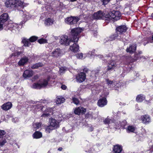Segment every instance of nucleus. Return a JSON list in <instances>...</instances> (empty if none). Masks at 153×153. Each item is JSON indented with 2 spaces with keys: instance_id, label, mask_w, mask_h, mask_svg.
Wrapping results in <instances>:
<instances>
[{
  "instance_id": "obj_13",
  "label": "nucleus",
  "mask_w": 153,
  "mask_h": 153,
  "mask_svg": "<svg viewBox=\"0 0 153 153\" xmlns=\"http://www.w3.org/2000/svg\"><path fill=\"white\" fill-rule=\"evenodd\" d=\"M127 30L126 26L124 25L117 26L116 29V32L118 34H122L125 32Z\"/></svg>"
},
{
  "instance_id": "obj_9",
  "label": "nucleus",
  "mask_w": 153,
  "mask_h": 153,
  "mask_svg": "<svg viewBox=\"0 0 153 153\" xmlns=\"http://www.w3.org/2000/svg\"><path fill=\"white\" fill-rule=\"evenodd\" d=\"M140 119L142 123L145 125L149 124L151 121L150 117L148 114L142 116Z\"/></svg>"
},
{
  "instance_id": "obj_21",
  "label": "nucleus",
  "mask_w": 153,
  "mask_h": 153,
  "mask_svg": "<svg viewBox=\"0 0 153 153\" xmlns=\"http://www.w3.org/2000/svg\"><path fill=\"white\" fill-rule=\"evenodd\" d=\"M146 98V96L143 94L138 95L136 98V101L138 102H141L144 100Z\"/></svg>"
},
{
  "instance_id": "obj_37",
  "label": "nucleus",
  "mask_w": 153,
  "mask_h": 153,
  "mask_svg": "<svg viewBox=\"0 0 153 153\" xmlns=\"http://www.w3.org/2000/svg\"><path fill=\"white\" fill-rule=\"evenodd\" d=\"M118 33L116 32V33H114V34L111 35L110 37V39L111 40H114L118 36Z\"/></svg>"
},
{
  "instance_id": "obj_22",
  "label": "nucleus",
  "mask_w": 153,
  "mask_h": 153,
  "mask_svg": "<svg viewBox=\"0 0 153 153\" xmlns=\"http://www.w3.org/2000/svg\"><path fill=\"white\" fill-rule=\"evenodd\" d=\"M32 136L33 138L39 139L42 137V134L40 132L36 131L33 134Z\"/></svg>"
},
{
  "instance_id": "obj_29",
  "label": "nucleus",
  "mask_w": 153,
  "mask_h": 153,
  "mask_svg": "<svg viewBox=\"0 0 153 153\" xmlns=\"http://www.w3.org/2000/svg\"><path fill=\"white\" fill-rule=\"evenodd\" d=\"M135 128L132 126H129L126 129L127 133L134 132L135 131Z\"/></svg>"
},
{
  "instance_id": "obj_57",
  "label": "nucleus",
  "mask_w": 153,
  "mask_h": 153,
  "mask_svg": "<svg viewBox=\"0 0 153 153\" xmlns=\"http://www.w3.org/2000/svg\"><path fill=\"white\" fill-rule=\"evenodd\" d=\"M152 146V147L153 146V145Z\"/></svg>"
},
{
  "instance_id": "obj_16",
  "label": "nucleus",
  "mask_w": 153,
  "mask_h": 153,
  "mask_svg": "<svg viewBox=\"0 0 153 153\" xmlns=\"http://www.w3.org/2000/svg\"><path fill=\"white\" fill-rule=\"evenodd\" d=\"M33 74V71L31 70H26L24 71L23 77L25 78L31 77Z\"/></svg>"
},
{
  "instance_id": "obj_41",
  "label": "nucleus",
  "mask_w": 153,
  "mask_h": 153,
  "mask_svg": "<svg viewBox=\"0 0 153 153\" xmlns=\"http://www.w3.org/2000/svg\"><path fill=\"white\" fill-rule=\"evenodd\" d=\"M73 102L76 105H77L79 103V101L78 99L76 98L73 97L72 98Z\"/></svg>"
},
{
  "instance_id": "obj_50",
  "label": "nucleus",
  "mask_w": 153,
  "mask_h": 153,
  "mask_svg": "<svg viewBox=\"0 0 153 153\" xmlns=\"http://www.w3.org/2000/svg\"><path fill=\"white\" fill-rule=\"evenodd\" d=\"M62 149L63 148L62 147H59L58 148V150L61 151L62 150Z\"/></svg>"
},
{
  "instance_id": "obj_30",
  "label": "nucleus",
  "mask_w": 153,
  "mask_h": 153,
  "mask_svg": "<svg viewBox=\"0 0 153 153\" xmlns=\"http://www.w3.org/2000/svg\"><path fill=\"white\" fill-rule=\"evenodd\" d=\"M50 79V77H48L46 79H45L43 80V82L41 84L42 88L43 87H45L47 86Z\"/></svg>"
},
{
  "instance_id": "obj_3",
  "label": "nucleus",
  "mask_w": 153,
  "mask_h": 153,
  "mask_svg": "<svg viewBox=\"0 0 153 153\" xmlns=\"http://www.w3.org/2000/svg\"><path fill=\"white\" fill-rule=\"evenodd\" d=\"M23 3L20 0H7L5 3L6 7L10 9L19 10V7H23Z\"/></svg>"
},
{
  "instance_id": "obj_36",
  "label": "nucleus",
  "mask_w": 153,
  "mask_h": 153,
  "mask_svg": "<svg viewBox=\"0 0 153 153\" xmlns=\"http://www.w3.org/2000/svg\"><path fill=\"white\" fill-rule=\"evenodd\" d=\"M37 42L40 44L45 43L47 42V40L45 39L41 38L38 39Z\"/></svg>"
},
{
  "instance_id": "obj_51",
  "label": "nucleus",
  "mask_w": 153,
  "mask_h": 153,
  "mask_svg": "<svg viewBox=\"0 0 153 153\" xmlns=\"http://www.w3.org/2000/svg\"><path fill=\"white\" fill-rule=\"evenodd\" d=\"M94 129V128L93 127H91L90 128V130L91 131H93Z\"/></svg>"
},
{
  "instance_id": "obj_8",
  "label": "nucleus",
  "mask_w": 153,
  "mask_h": 153,
  "mask_svg": "<svg viewBox=\"0 0 153 153\" xmlns=\"http://www.w3.org/2000/svg\"><path fill=\"white\" fill-rule=\"evenodd\" d=\"M49 125L55 129L59 127V123L57 121L52 118H50L49 120Z\"/></svg>"
},
{
  "instance_id": "obj_35",
  "label": "nucleus",
  "mask_w": 153,
  "mask_h": 153,
  "mask_svg": "<svg viewBox=\"0 0 153 153\" xmlns=\"http://www.w3.org/2000/svg\"><path fill=\"white\" fill-rule=\"evenodd\" d=\"M55 129L54 128H52L50 125H49L48 126H47L45 128V130L46 132L48 133H50V132L52 130Z\"/></svg>"
},
{
  "instance_id": "obj_1",
  "label": "nucleus",
  "mask_w": 153,
  "mask_h": 153,
  "mask_svg": "<svg viewBox=\"0 0 153 153\" xmlns=\"http://www.w3.org/2000/svg\"><path fill=\"white\" fill-rule=\"evenodd\" d=\"M121 16L120 11L114 10L105 13L103 11L100 10L94 13L93 15V18L96 19H105L107 22H109L111 20L116 21L120 19Z\"/></svg>"
},
{
  "instance_id": "obj_10",
  "label": "nucleus",
  "mask_w": 153,
  "mask_h": 153,
  "mask_svg": "<svg viewBox=\"0 0 153 153\" xmlns=\"http://www.w3.org/2000/svg\"><path fill=\"white\" fill-rule=\"evenodd\" d=\"M117 64L115 61L111 60L109 61L107 66V71H109L114 69L117 66Z\"/></svg>"
},
{
  "instance_id": "obj_25",
  "label": "nucleus",
  "mask_w": 153,
  "mask_h": 153,
  "mask_svg": "<svg viewBox=\"0 0 153 153\" xmlns=\"http://www.w3.org/2000/svg\"><path fill=\"white\" fill-rule=\"evenodd\" d=\"M54 19L51 18H48L46 19L45 21V23L46 25H51L53 24Z\"/></svg>"
},
{
  "instance_id": "obj_19",
  "label": "nucleus",
  "mask_w": 153,
  "mask_h": 153,
  "mask_svg": "<svg viewBox=\"0 0 153 153\" xmlns=\"http://www.w3.org/2000/svg\"><path fill=\"white\" fill-rule=\"evenodd\" d=\"M6 25H4V28L6 30H11L14 26V24L13 23L12 21H11L10 20H9L8 23H7Z\"/></svg>"
},
{
  "instance_id": "obj_46",
  "label": "nucleus",
  "mask_w": 153,
  "mask_h": 153,
  "mask_svg": "<svg viewBox=\"0 0 153 153\" xmlns=\"http://www.w3.org/2000/svg\"><path fill=\"white\" fill-rule=\"evenodd\" d=\"M6 132L4 130H0V136H3L6 134Z\"/></svg>"
},
{
  "instance_id": "obj_45",
  "label": "nucleus",
  "mask_w": 153,
  "mask_h": 153,
  "mask_svg": "<svg viewBox=\"0 0 153 153\" xmlns=\"http://www.w3.org/2000/svg\"><path fill=\"white\" fill-rule=\"evenodd\" d=\"M50 114L48 113H46L43 112V114L41 115V117H47L50 116Z\"/></svg>"
},
{
  "instance_id": "obj_42",
  "label": "nucleus",
  "mask_w": 153,
  "mask_h": 153,
  "mask_svg": "<svg viewBox=\"0 0 153 153\" xmlns=\"http://www.w3.org/2000/svg\"><path fill=\"white\" fill-rule=\"evenodd\" d=\"M106 84L109 86H111L112 85L113 82L112 81H111L108 79H106L105 80Z\"/></svg>"
},
{
  "instance_id": "obj_14",
  "label": "nucleus",
  "mask_w": 153,
  "mask_h": 153,
  "mask_svg": "<svg viewBox=\"0 0 153 153\" xmlns=\"http://www.w3.org/2000/svg\"><path fill=\"white\" fill-rule=\"evenodd\" d=\"M107 103V101L105 97H103L100 99L97 102V105L100 107H102L106 105Z\"/></svg>"
},
{
  "instance_id": "obj_56",
  "label": "nucleus",
  "mask_w": 153,
  "mask_h": 153,
  "mask_svg": "<svg viewBox=\"0 0 153 153\" xmlns=\"http://www.w3.org/2000/svg\"><path fill=\"white\" fill-rule=\"evenodd\" d=\"M151 16L153 18V13L151 15Z\"/></svg>"
},
{
  "instance_id": "obj_33",
  "label": "nucleus",
  "mask_w": 153,
  "mask_h": 153,
  "mask_svg": "<svg viewBox=\"0 0 153 153\" xmlns=\"http://www.w3.org/2000/svg\"><path fill=\"white\" fill-rule=\"evenodd\" d=\"M145 40H146L147 41L146 44H144V45H145L146 44H147L149 43H152L153 42V34L152 35V37H147L145 39Z\"/></svg>"
},
{
  "instance_id": "obj_43",
  "label": "nucleus",
  "mask_w": 153,
  "mask_h": 153,
  "mask_svg": "<svg viewBox=\"0 0 153 153\" xmlns=\"http://www.w3.org/2000/svg\"><path fill=\"white\" fill-rule=\"evenodd\" d=\"M75 56L77 59H82L83 57V55L82 53H78L76 54Z\"/></svg>"
},
{
  "instance_id": "obj_44",
  "label": "nucleus",
  "mask_w": 153,
  "mask_h": 153,
  "mask_svg": "<svg viewBox=\"0 0 153 153\" xmlns=\"http://www.w3.org/2000/svg\"><path fill=\"white\" fill-rule=\"evenodd\" d=\"M92 116V113L90 112H87L85 115V117L86 118H88L91 117Z\"/></svg>"
},
{
  "instance_id": "obj_52",
  "label": "nucleus",
  "mask_w": 153,
  "mask_h": 153,
  "mask_svg": "<svg viewBox=\"0 0 153 153\" xmlns=\"http://www.w3.org/2000/svg\"><path fill=\"white\" fill-rule=\"evenodd\" d=\"M21 53L20 52H17V53H16V54L17 55H20Z\"/></svg>"
},
{
  "instance_id": "obj_27",
  "label": "nucleus",
  "mask_w": 153,
  "mask_h": 153,
  "mask_svg": "<svg viewBox=\"0 0 153 153\" xmlns=\"http://www.w3.org/2000/svg\"><path fill=\"white\" fill-rule=\"evenodd\" d=\"M28 39L26 38H23L22 41V43L23 44V46L26 47H29L31 43L29 42Z\"/></svg>"
},
{
  "instance_id": "obj_31",
  "label": "nucleus",
  "mask_w": 153,
  "mask_h": 153,
  "mask_svg": "<svg viewBox=\"0 0 153 153\" xmlns=\"http://www.w3.org/2000/svg\"><path fill=\"white\" fill-rule=\"evenodd\" d=\"M32 87L35 89H40L42 88L41 84L38 83H34L32 85Z\"/></svg>"
},
{
  "instance_id": "obj_17",
  "label": "nucleus",
  "mask_w": 153,
  "mask_h": 153,
  "mask_svg": "<svg viewBox=\"0 0 153 153\" xmlns=\"http://www.w3.org/2000/svg\"><path fill=\"white\" fill-rule=\"evenodd\" d=\"M12 104L11 102H8L3 104L1 106V108L3 110L7 111L10 110L12 107Z\"/></svg>"
},
{
  "instance_id": "obj_4",
  "label": "nucleus",
  "mask_w": 153,
  "mask_h": 153,
  "mask_svg": "<svg viewBox=\"0 0 153 153\" xmlns=\"http://www.w3.org/2000/svg\"><path fill=\"white\" fill-rule=\"evenodd\" d=\"M80 19V17L79 16H71L67 17L65 19V22L69 25H74L77 24Z\"/></svg>"
},
{
  "instance_id": "obj_58",
  "label": "nucleus",
  "mask_w": 153,
  "mask_h": 153,
  "mask_svg": "<svg viewBox=\"0 0 153 153\" xmlns=\"http://www.w3.org/2000/svg\"><path fill=\"white\" fill-rule=\"evenodd\" d=\"M0 137L1 138V137L0 136Z\"/></svg>"
},
{
  "instance_id": "obj_54",
  "label": "nucleus",
  "mask_w": 153,
  "mask_h": 153,
  "mask_svg": "<svg viewBox=\"0 0 153 153\" xmlns=\"http://www.w3.org/2000/svg\"><path fill=\"white\" fill-rule=\"evenodd\" d=\"M46 102V100H43V102H43V103H45Z\"/></svg>"
},
{
  "instance_id": "obj_48",
  "label": "nucleus",
  "mask_w": 153,
  "mask_h": 153,
  "mask_svg": "<svg viewBox=\"0 0 153 153\" xmlns=\"http://www.w3.org/2000/svg\"><path fill=\"white\" fill-rule=\"evenodd\" d=\"M67 88V86L65 85H62L61 86V88L64 90H66Z\"/></svg>"
},
{
  "instance_id": "obj_12",
  "label": "nucleus",
  "mask_w": 153,
  "mask_h": 153,
  "mask_svg": "<svg viewBox=\"0 0 153 153\" xmlns=\"http://www.w3.org/2000/svg\"><path fill=\"white\" fill-rule=\"evenodd\" d=\"M123 150L122 146L119 144H117L113 146L112 152L113 153H121Z\"/></svg>"
},
{
  "instance_id": "obj_49",
  "label": "nucleus",
  "mask_w": 153,
  "mask_h": 153,
  "mask_svg": "<svg viewBox=\"0 0 153 153\" xmlns=\"http://www.w3.org/2000/svg\"><path fill=\"white\" fill-rule=\"evenodd\" d=\"M83 71L84 72H87L88 71V69H87V68H84L83 70Z\"/></svg>"
},
{
  "instance_id": "obj_20",
  "label": "nucleus",
  "mask_w": 153,
  "mask_h": 153,
  "mask_svg": "<svg viewBox=\"0 0 153 153\" xmlns=\"http://www.w3.org/2000/svg\"><path fill=\"white\" fill-rule=\"evenodd\" d=\"M124 59L126 61L125 64L126 65H129L131 63H132L135 62L134 59L131 57L130 56H126L124 57Z\"/></svg>"
},
{
  "instance_id": "obj_38",
  "label": "nucleus",
  "mask_w": 153,
  "mask_h": 153,
  "mask_svg": "<svg viewBox=\"0 0 153 153\" xmlns=\"http://www.w3.org/2000/svg\"><path fill=\"white\" fill-rule=\"evenodd\" d=\"M7 142L6 139L1 138V140H0V146H2L4 145Z\"/></svg>"
},
{
  "instance_id": "obj_39",
  "label": "nucleus",
  "mask_w": 153,
  "mask_h": 153,
  "mask_svg": "<svg viewBox=\"0 0 153 153\" xmlns=\"http://www.w3.org/2000/svg\"><path fill=\"white\" fill-rule=\"evenodd\" d=\"M41 125L39 123H36L33 125L34 127L36 129H38L41 127Z\"/></svg>"
},
{
  "instance_id": "obj_47",
  "label": "nucleus",
  "mask_w": 153,
  "mask_h": 153,
  "mask_svg": "<svg viewBox=\"0 0 153 153\" xmlns=\"http://www.w3.org/2000/svg\"><path fill=\"white\" fill-rule=\"evenodd\" d=\"M4 28V25L0 22V31L2 30Z\"/></svg>"
},
{
  "instance_id": "obj_2",
  "label": "nucleus",
  "mask_w": 153,
  "mask_h": 153,
  "mask_svg": "<svg viewBox=\"0 0 153 153\" xmlns=\"http://www.w3.org/2000/svg\"><path fill=\"white\" fill-rule=\"evenodd\" d=\"M82 30H83L80 27L72 29L69 36V38L65 35L62 36L59 41L61 45L68 46L69 45L72 41H78L79 35Z\"/></svg>"
},
{
  "instance_id": "obj_53",
  "label": "nucleus",
  "mask_w": 153,
  "mask_h": 153,
  "mask_svg": "<svg viewBox=\"0 0 153 153\" xmlns=\"http://www.w3.org/2000/svg\"><path fill=\"white\" fill-rule=\"evenodd\" d=\"M77 0H70V1L73 2L77 1Z\"/></svg>"
},
{
  "instance_id": "obj_28",
  "label": "nucleus",
  "mask_w": 153,
  "mask_h": 153,
  "mask_svg": "<svg viewBox=\"0 0 153 153\" xmlns=\"http://www.w3.org/2000/svg\"><path fill=\"white\" fill-rule=\"evenodd\" d=\"M53 56L55 57H58L61 54L60 49L56 48L52 52Z\"/></svg>"
},
{
  "instance_id": "obj_11",
  "label": "nucleus",
  "mask_w": 153,
  "mask_h": 153,
  "mask_svg": "<svg viewBox=\"0 0 153 153\" xmlns=\"http://www.w3.org/2000/svg\"><path fill=\"white\" fill-rule=\"evenodd\" d=\"M86 78V74L83 72L79 73L76 76V79L77 82L79 83L83 82Z\"/></svg>"
},
{
  "instance_id": "obj_6",
  "label": "nucleus",
  "mask_w": 153,
  "mask_h": 153,
  "mask_svg": "<svg viewBox=\"0 0 153 153\" xmlns=\"http://www.w3.org/2000/svg\"><path fill=\"white\" fill-rule=\"evenodd\" d=\"M74 113L78 115L85 114L86 112V109L82 107L79 106L74 108Z\"/></svg>"
},
{
  "instance_id": "obj_23",
  "label": "nucleus",
  "mask_w": 153,
  "mask_h": 153,
  "mask_svg": "<svg viewBox=\"0 0 153 153\" xmlns=\"http://www.w3.org/2000/svg\"><path fill=\"white\" fill-rule=\"evenodd\" d=\"M37 107H39L40 108V109H41V110L42 111H43L44 112H45V113H48L50 114V113H51L52 112V108H46L45 110L44 111L43 110L44 106H43V105H37Z\"/></svg>"
},
{
  "instance_id": "obj_26",
  "label": "nucleus",
  "mask_w": 153,
  "mask_h": 153,
  "mask_svg": "<svg viewBox=\"0 0 153 153\" xmlns=\"http://www.w3.org/2000/svg\"><path fill=\"white\" fill-rule=\"evenodd\" d=\"M44 65L43 63L41 62H39L33 64L31 66V68L33 69H37L39 68L43 67Z\"/></svg>"
},
{
  "instance_id": "obj_55",
  "label": "nucleus",
  "mask_w": 153,
  "mask_h": 153,
  "mask_svg": "<svg viewBox=\"0 0 153 153\" xmlns=\"http://www.w3.org/2000/svg\"><path fill=\"white\" fill-rule=\"evenodd\" d=\"M34 78L35 79H36V78H37V76H34Z\"/></svg>"
},
{
  "instance_id": "obj_34",
  "label": "nucleus",
  "mask_w": 153,
  "mask_h": 153,
  "mask_svg": "<svg viewBox=\"0 0 153 153\" xmlns=\"http://www.w3.org/2000/svg\"><path fill=\"white\" fill-rule=\"evenodd\" d=\"M38 37L36 36H32L30 37L28 40L30 42H33L36 41L38 39Z\"/></svg>"
},
{
  "instance_id": "obj_40",
  "label": "nucleus",
  "mask_w": 153,
  "mask_h": 153,
  "mask_svg": "<svg viewBox=\"0 0 153 153\" xmlns=\"http://www.w3.org/2000/svg\"><path fill=\"white\" fill-rule=\"evenodd\" d=\"M111 120V119L107 117L103 120V122L105 124H109Z\"/></svg>"
},
{
  "instance_id": "obj_32",
  "label": "nucleus",
  "mask_w": 153,
  "mask_h": 153,
  "mask_svg": "<svg viewBox=\"0 0 153 153\" xmlns=\"http://www.w3.org/2000/svg\"><path fill=\"white\" fill-rule=\"evenodd\" d=\"M65 100L64 98L62 97H58L57 98L56 103L57 104H60L64 102Z\"/></svg>"
},
{
  "instance_id": "obj_7",
  "label": "nucleus",
  "mask_w": 153,
  "mask_h": 153,
  "mask_svg": "<svg viewBox=\"0 0 153 153\" xmlns=\"http://www.w3.org/2000/svg\"><path fill=\"white\" fill-rule=\"evenodd\" d=\"M74 43L70 46L69 49L71 51L74 53H76L80 51L79 46L77 44V41H72Z\"/></svg>"
},
{
  "instance_id": "obj_18",
  "label": "nucleus",
  "mask_w": 153,
  "mask_h": 153,
  "mask_svg": "<svg viewBox=\"0 0 153 153\" xmlns=\"http://www.w3.org/2000/svg\"><path fill=\"white\" fill-rule=\"evenodd\" d=\"M29 59L26 56H23L22 58L18 62V65L20 66H23L28 62Z\"/></svg>"
},
{
  "instance_id": "obj_5",
  "label": "nucleus",
  "mask_w": 153,
  "mask_h": 153,
  "mask_svg": "<svg viewBox=\"0 0 153 153\" xmlns=\"http://www.w3.org/2000/svg\"><path fill=\"white\" fill-rule=\"evenodd\" d=\"M9 20L10 17L7 13H3L0 16V22L4 25H6Z\"/></svg>"
},
{
  "instance_id": "obj_15",
  "label": "nucleus",
  "mask_w": 153,
  "mask_h": 153,
  "mask_svg": "<svg viewBox=\"0 0 153 153\" xmlns=\"http://www.w3.org/2000/svg\"><path fill=\"white\" fill-rule=\"evenodd\" d=\"M137 45L136 44H132L131 45L129 48H127L126 51L128 53L132 54L134 53L137 48Z\"/></svg>"
},
{
  "instance_id": "obj_24",
  "label": "nucleus",
  "mask_w": 153,
  "mask_h": 153,
  "mask_svg": "<svg viewBox=\"0 0 153 153\" xmlns=\"http://www.w3.org/2000/svg\"><path fill=\"white\" fill-rule=\"evenodd\" d=\"M142 53V52L141 51H138V53L135 52L134 53V59L135 61H136L138 59H140L143 57L140 55Z\"/></svg>"
}]
</instances>
